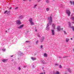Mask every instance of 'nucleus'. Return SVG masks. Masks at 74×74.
<instances>
[{"label": "nucleus", "mask_w": 74, "mask_h": 74, "mask_svg": "<svg viewBox=\"0 0 74 74\" xmlns=\"http://www.w3.org/2000/svg\"><path fill=\"white\" fill-rule=\"evenodd\" d=\"M47 26L46 27V30H48L49 29V23L47 25Z\"/></svg>", "instance_id": "nucleus-4"}, {"label": "nucleus", "mask_w": 74, "mask_h": 74, "mask_svg": "<svg viewBox=\"0 0 74 74\" xmlns=\"http://www.w3.org/2000/svg\"><path fill=\"white\" fill-rule=\"evenodd\" d=\"M61 29L62 30H63V28H61Z\"/></svg>", "instance_id": "nucleus-38"}, {"label": "nucleus", "mask_w": 74, "mask_h": 74, "mask_svg": "<svg viewBox=\"0 0 74 74\" xmlns=\"http://www.w3.org/2000/svg\"><path fill=\"white\" fill-rule=\"evenodd\" d=\"M7 31H5V33H7Z\"/></svg>", "instance_id": "nucleus-39"}, {"label": "nucleus", "mask_w": 74, "mask_h": 74, "mask_svg": "<svg viewBox=\"0 0 74 74\" xmlns=\"http://www.w3.org/2000/svg\"><path fill=\"white\" fill-rule=\"evenodd\" d=\"M8 60V59H4L2 60V62H4V63H5V62H7Z\"/></svg>", "instance_id": "nucleus-8"}, {"label": "nucleus", "mask_w": 74, "mask_h": 74, "mask_svg": "<svg viewBox=\"0 0 74 74\" xmlns=\"http://www.w3.org/2000/svg\"><path fill=\"white\" fill-rule=\"evenodd\" d=\"M49 0H46V2L47 3H49V1H48Z\"/></svg>", "instance_id": "nucleus-20"}, {"label": "nucleus", "mask_w": 74, "mask_h": 74, "mask_svg": "<svg viewBox=\"0 0 74 74\" xmlns=\"http://www.w3.org/2000/svg\"><path fill=\"white\" fill-rule=\"evenodd\" d=\"M60 30H61V28H60V26H58L57 27V30L59 32L60 31Z\"/></svg>", "instance_id": "nucleus-5"}, {"label": "nucleus", "mask_w": 74, "mask_h": 74, "mask_svg": "<svg viewBox=\"0 0 74 74\" xmlns=\"http://www.w3.org/2000/svg\"><path fill=\"white\" fill-rule=\"evenodd\" d=\"M71 28H72V29L73 32H74V27H71Z\"/></svg>", "instance_id": "nucleus-17"}, {"label": "nucleus", "mask_w": 74, "mask_h": 74, "mask_svg": "<svg viewBox=\"0 0 74 74\" xmlns=\"http://www.w3.org/2000/svg\"><path fill=\"white\" fill-rule=\"evenodd\" d=\"M29 21L31 25H34V22H33V19H32V18H29Z\"/></svg>", "instance_id": "nucleus-1"}, {"label": "nucleus", "mask_w": 74, "mask_h": 74, "mask_svg": "<svg viewBox=\"0 0 74 74\" xmlns=\"http://www.w3.org/2000/svg\"><path fill=\"white\" fill-rule=\"evenodd\" d=\"M18 7H17L15 8V10H16V9H18Z\"/></svg>", "instance_id": "nucleus-23"}, {"label": "nucleus", "mask_w": 74, "mask_h": 74, "mask_svg": "<svg viewBox=\"0 0 74 74\" xmlns=\"http://www.w3.org/2000/svg\"><path fill=\"white\" fill-rule=\"evenodd\" d=\"M49 8H46V10L47 11H49Z\"/></svg>", "instance_id": "nucleus-18"}, {"label": "nucleus", "mask_w": 74, "mask_h": 74, "mask_svg": "<svg viewBox=\"0 0 74 74\" xmlns=\"http://www.w3.org/2000/svg\"><path fill=\"white\" fill-rule=\"evenodd\" d=\"M48 20L49 21V23H51L52 22V17H50L48 18Z\"/></svg>", "instance_id": "nucleus-2"}, {"label": "nucleus", "mask_w": 74, "mask_h": 74, "mask_svg": "<svg viewBox=\"0 0 74 74\" xmlns=\"http://www.w3.org/2000/svg\"><path fill=\"white\" fill-rule=\"evenodd\" d=\"M38 43V41L36 42V44H37Z\"/></svg>", "instance_id": "nucleus-34"}, {"label": "nucleus", "mask_w": 74, "mask_h": 74, "mask_svg": "<svg viewBox=\"0 0 74 74\" xmlns=\"http://www.w3.org/2000/svg\"><path fill=\"white\" fill-rule=\"evenodd\" d=\"M71 19L72 20V21H74V17H72Z\"/></svg>", "instance_id": "nucleus-14"}, {"label": "nucleus", "mask_w": 74, "mask_h": 74, "mask_svg": "<svg viewBox=\"0 0 74 74\" xmlns=\"http://www.w3.org/2000/svg\"><path fill=\"white\" fill-rule=\"evenodd\" d=\"M44 74H45V73L44 72Z\"/></svg>", "instance_id": "nucleus-43"}, {"label": "nucleus", "mask_w": 74, "mask_h": 74, "mask_svg": "<svg viewBox=\"0 0 74 74\" xmlns=\"http://www.w3.org/2000/svg\"><path fill=\"white\" fill-rule=\"evenodd\" d=\"M8 11L7 10H6L5 11V12H4V14H6L7 12Z\"/></svg>", "instance_id": "nucleus-19"}, {"label": "nucleus", "mask_w": 74, "mask_h": 74, "mask_svg": "<svg viewBox=\"0 0 74 74\" xmlns=\"http://www.w3.org/2000/svg\"><path fill=\"white\" fill-rule=\"evenodd\" d=\"M23 1H26V0H23Z\"/></svg>", "instance_id": "nucleus-41"}, {"label": "nucleus", "mask_w": 74, "mask_h": 74, "mask_svg": "<svg viewBox=\"0 0 74 74\" xmlns=\"http://www.w3.org/2000/svg\"><path fill=\"white\" fill-rule=\"evenodd\" d=\"M56 74H60V72L59 71H56Z\"/></svg>", "instance_id": "nucleus-15"}, {"label": "nucleus", "mask_w": 74, "mask_h": 74, "mask_svg": "<svg viewBox=\"0 0 74 74\" xmlns=\"http://www.w3.org/2000/svg\"><path fill=\"white\" fill-rule=\"evenodd\" d=\"M66 13L68 15V16H70V14H71V12L69 10H67L66 11Z\"/></svg>", "instance_id": "nucleus-3"}, {"label": "nucleus", "mask_w": 74, "mask_h": 74, "mask_svg": "<svg viewBox=\"0 0 74 74\" xmlns=\"http://www.w3.org/2000/svg\"><path fill=\"white\" fill-rule=\"evenodd\" d=\"M42 70H43V69H44V67H43L42 68Z\"/></svg>", "instance_id": "nucleus-40"}, {"label": "nucleus", "mask_w": 74, "mask_h": 74, "mask_svg": "<svg viewBox=\"0 0 74 74\" xmlns=\"http://www.w3.org/2000/svg\"><path fill=\"white\" fill-rule=\"evenodd\" d=\"M69 39H68L67 38H66V42H69Z\"/></svg>", "instance_id": "nucleus-16"}, {"label": "nucleus", "mask_w": 74, "mask_h": 74, "mask_svg": "<svg viewBox=\"0 0 74 74\" xmlns=\"http://www.w3.org/2000/svg\"><path fill=\"white\" fill-rule=\"evenodd\" d=\"M26 67V66H24V68H25Z\"/></svg>", "instance_id": "nucleus-30"}, {"label": "nucleus", "mask_w": 74, "mask_h": 74, "mask_svg": "<svg viewBox=\"0 0 74 74\" xmlns=\"http://www.w3.org/2000/svg\"><path fill=\"white\" fill-rule=\"evenodd\" d=\"M53 29H55V24H53Z\"/></svg>", "instance_id": "nucleus-13"}, {"label": "nucleus", "mask_w": 74, "mask_h": 74, "mask_svg": "<svg viewBox=\"0 0 74 74\" xmlns=\"http://www.w3.org/2000/svg\"><path fill=\"white\" fill-rule=\"evenodd\" d=\"M44 39V37H43L42 38V39H41L40 41L41 42H43Z\"/></svg>", "instance_id": "nucleus-9"}, {"label": "nucleus", "mask_w": 74, "mask_h": 74, "mask_svg": "<svg viewBox=\"0 0 74 74\" xmlns=\"http://www.w3.org/2000/svg\"><path fill=\"white\" fill-rule=\"evenodd\" d=\"M29 41H26L25 42H29Z\"/></svg>", "instance_id": "nucleus-28"}, {"label": "nucleus", "mask_w": 74, "mask_h": 74, "mask_svg": "<svg viewBox=\"0 0 74 74\" xmlns=\"http://www.w3.org/2000/svg\"><path fill=\"white\" fill-rule=\"evenodd\" d=\"M4 51H5V49H4Z\"/></svg>", "instance_id": "nucleus-46"}, {"label": "nucleus", "mask_w": 74, "mask_h": 74, "mask_svg": "<svg viewBox=\"0 0 74 74\" xmlns=\"http://www.w3.org/2000/svg\"><path fill=\"white\" fill-rule=\"evenodd\" d=\"M70 3H71V4H73V3H72V1H70Z\"/></svg>", "instance_id": "nucleus-29"}, {"label": "nucleus", "mask_w": 74, "mask_h": 74, "mask_svg": "<svg viewBox=\"0 0 74 74\" xmlns=\"http://www.w3.org/2000/svg\"><path fill=\"white\" fill-rule=\"evenodd\" d=\"M53 74H56V73H53Z\"/></svg>", "instance_id": "nucleus-32"}, {"label": "nucleus", "mask_w": 74, "mask_h": 74, "mask_svg": "<svg viewBox=\"0 0 74 74\" xmlns=\"http://www.w3.org/2000/svg\"><path fill=\"white\" fill-rule=\"evenodd\" d=\"M52 35H55V31L54 30H51Z\"/></svg>", "instance_id": "nucleus-7"}, {"label": "nucleus", "mask_w": 74, "mask_h": 74, "mask_svg": "<svg viewBox=\"0 0 74 74\" xmlns=\"http://www.w3.org/2000/svg\"><path fill=\"white\" fill-rule=\"evenodd\" d=\"M11 57H13V55L11 56Z\"/></svg>", "instance_id": "nucleus-37"}, {"label": "nucleus", "mask_w": 74, "mask_h": 74, "mask_svg": "<svg viewBox=\"0 0 74 74\" xmlns=\"http://www.w3.org/2000/svg\"><path fill=\"white\" fill-rule=\"evenodd\" d=\"M18 69L19 70H21V67H18Z\"/></svg>", "instance_id": "nucleus-21"}, {"label": "nucleus", "mask_w": 74, "mask_h": 74, "mask_svg": "<svg viewBox=\"0 0 74 74\" xmlns=\"http://www.w3.org/2000/svg\"><path fill=\"white\" fill-rule=\"evenodd\" d=\"M73 5H74V2H73Z\"/></svg>", "instance_id": "nucleus-31"}, {"label": "nucleus", "mask_w": 74, "mask_h": 74, "mask_svg": "<svg viewBox=\"0 0 74 74\" xmlns=\"http://www.w3.org/2000/svg\"><path fill=\"white\" fill-rule=\"evenodd\" d=\"M9 29H10V28H9L8 29V30H9Z\"/></svg>", "instance_id": "nucleus-45"}, {"label": "nucleus", "mask_w": 74, "mask_h": 74, "mask_svg": "<svg viewBox=\"0 0 74 74\" xmlns=\"http://www.w3.org/2000/svg\"><path fill=\"white\" fill-rule=\"evenodd\" d=\"M10 9H12V7H10Z\"/></svg>", "instance_id": "nucleus-33"}, {"label": "nucleus", "mask_w": 74, "mask_h": 74, "mask_svg": "<svg viewBox=\"0 0 74 74\" xmlns=\"http://www.w3.org/2000/svg\"><path fill=\"white\" fill-rule=\"evenodd\" d=\"M69 71H70V70H69Z\"/></svg>", "instance_id": "nucleus-42"}, {"label": "nucleus", "mask_w": 74, "mask_h": 74, "mask_svg": "<svg viewBox=\"0 0 74 74\" xmlns=\"http://www.w3.org/2000/svg\"><path fill=\"white\" fill-rule=\"evenodd\" d=\"M31 59L33 60H35L36 59V58L34 57H31Z\"/></svg>", "instance_id": "nucleus-11"}, {"label": "nucleus", "mask_w": 74, "mask_h": 74, "mask_svg": "<svg viewBox=\"0 0 74 74\" xmlns=\"http://www.w3.org/2000/svg\"><path fill=\"white\" fill-rule=\"evenodd\" d=\"M17 24L18 25H21V21H18L17 22Z\"/></svg>", "instance_id": "nucleus-10"}, {"label": "nucleus", "mask_w": 74, "mask_h": 74, "mask_svg": "<svg viewBox=\"0 0 74 74\" xmlns=\"http://www.w3.org/2000/svg\"><path fill=\"white\" fill-rule=\"evenodd\" d=\"M37 29H36V30H35L36 32H37Z\"/></svg>", "instance_id": "nucleus-35"}, {"label": "nucleus", "mask_w": 74, "mask_h": 74, "mask_svg": "<svg viewBox=\"0 0 74 74\" xmlns=\"http://www.w3.org/2000/svg\"><path fill=\"white\" fill-rule=\"evenodd\" d=\"M23 26H24V25L23 24L21 25L20 27H18V29H21V28L23 27Z\"/></svg>", "instance_id": "nucleus-6"}, {"label": "nucleus", "mask_w": 74, "mask_h": 74, "mask_svg": "<svg viewBox=\"0 0 74 74\" xmlns=\"http://www.w3.org/2000/svg\"><path fill=\"white\" fill-rule=\"evenodd\" d=\"M64 33L65 34H67V33L66 32V31H64Z\"/></svg>", "instance_id": "nucleus-24"}, {"label": "nucleus", "mask_w": 74, "mask_h": 74, "mask_svg": "<svg viewBox=\"0 0 74 74\" xmlns=\"http://www.w3.org/2000/svg\"><path fill=\"white\" fill-rule=\"evenodd\" d=\"M59 67H60V69H61L62 67V66H61V65H60Z\"/></svg>", "instance_id": "nucleus-22"}, {"label": "nucleus", "mask_w": 74, "mask_h": 74, "mask_svg": "<svg viewBox=\"0 0 74 74\" xmlns=\"http://www.w3.org/2000/svg\"><path fill=\"white\" fill-rule=\"evenodd\" d=\"M31 0H29V1H31Z\"/></svg>", "instance_id": "nucleus-44"}, {"label": "nucleus", "mask_w": 74, "mask_h": 74, "mask_svg": "<svg viewBox=\"0 0 74 74\" xmlns=\"http://www.w3.org/2000/svg\"><path fill=\"white\" fill-rule=\"evenodd\" d=\"M40 48H42V45H41L40 46Z\"/></svg>", "instance_id": "nucleus-27"}, {"label": "nucleus", "mask_w": 74, "mask_h": 74, "mask_svg": "<svg viewBox=\"0 0 74 74\" xmlns=\"http://www.w3.org/2000/svg\"><path fill=\"white\" fill-rule=\"evenodd\" d=\"M44 57H47V54H46V53H45L44 54Z\"/></svg>", "instance_id": "nucleus-12"}, {"label": "nucleus", "mask_w": 74, "mask_h": 74, "mask_svg": "<svg viewBox=\"0 0 74 74\" xmlns=\"http://www.w3.org/2000/svg\"><path fill=\"white\" fill-rule=\"evenodd\" d=\"M71 40H73V39L72 38H71Z\"/></svg>", "instance_id": "nucleus-36"}, {"label": "nucleus", "mask_w": 74, "mask_h": 74, "mask_svg": "<svg viewBox=\"0 0 74 74\" xmlns=\"http://www.w3.org/2000/svg\"><path fill=\"white\" fill-rule=\"evenodd\" d=\"M37 5H35L34 6V7L35 8L36 7Z\"/></svg>", "instance_id": "nucleus-26"}, {"label": "nucleus", "mask_w": 74, "mask_h": 74, "mask_svg": "<svg viewBox=\"0 0 74 74\" xmlns=\"http://www.w3.org/2000/svg\"><path fill=\"white\" fill-rule=\"evenodd\" d=\"M38 37H40V36L39 35H38Z\"/></svg>", "instance_id": "nucleus-25"}]
</instances>
